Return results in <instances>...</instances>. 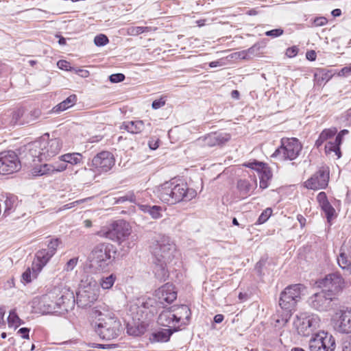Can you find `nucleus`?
<instances>
[{"instance_id": "de8ad7c7", "label": "nucleus", "mask_w": 351, "mask_h": 351, "mask_svg": "<svg viewBox=\"0 0 351 351\" xmlns=\"http://www.w3.org/2000/svg\"><path fill=\"white\" fill-rule=\"evenodd\" d=\"M272 213V210L270 208H266L261 215L259 216L257 220L258 224H262L267 221Z\"/></svg>"}, {"instance_id": "f03ea898", "label": "nucleus", "mask_w": 351, "mask_h": 351, "mask_svg": "<svg viewBox=\"0 0 351 351\" xmlns=\"http://www.w3.org/2000/svg\"><path fill=\"white\" fill-rule=\"evenodd\" d=\"M304 289L303 285L295 284L288 286L281 292L279 305L283 312L280 317L276 319V324L285 326L289 321L293 312L295 311L297 303L301 299Z\"/></svg>"}, {"instance_id": "680f3d73", "label": "nucleus", "mask_w": 351, "mask_h": 351, "mask_svg": "<svg viewBox=\"0 0 351 351\" xmlns=\"http://www.w3.org/2000/svg\"><path fill=\"white\" fill-rule=\"evenodd\" d=\"M328 22V20L325 17H319V18H316L315 20H314V25L315 26H322L325 24H326Z\"/></svg>"}, {"instance_id": "603ef678", "label": "nucleus", "mask_w": 351, "mask_h": 351, "mask_svg": "<svg viewBox=\"0 0 351 351\" xmlns=\"http://www.w3.org/2000/svg\"><path fill=\"white\" fill-rule=\"evenodd\" d=\"M109 80L112 83H118L125 80V75L123 73H114L109 76Z\"/></svg>"}, {"instance_id": "bb28decb", "label": "nucleus", "mask_w": 351, "mask_h": 351, "mask_svg": "<svg viewBox=\"0 0 351 351\" xmlns=\"http://www.w3.org/2000/svg\"><path fill=\"white\" fill-rule=\"evenodd\" d=\"M144 320L145 319L135 321L132 319L131 322H128L127 324V332L130 335L133 336H141L144 334L147 326V324Z\"/></svg>"}, {"instance_id": "dca6fc26", "label": "nucleus", "mask_w": 351, "mask_h": 351, "mask_svg": "<svg viewBox=\"0 0 351 351\" xmlns=\"http://www.w3.org/2000/svg\"><path fill=\"white\" fill-rule=\"evenodd\" d=\"M115 164L113 154L107 151L97 154L92 160V165L101 172L110 171Z\"/></svg>"}, {"instance_id": "a878e982", "label": "nucleus", "mask_w": 351, "mask_h": 351, "mask_svg": "<svg viewBox=\"0 0 351 351\" xmlns=\"http://www.w3.org/2000/svg\"><path fill=\"white\" fill-rule=\"evenodd\" d=\"M55 293H50L42 296L40 305L43 311L47 313L57 312V303H56Z\"/></svg>"}, {"instance_id": "f704fd0d", "label": "nucleus", "mask_w": 351, "mask_h": 351, "mask_svg": "<svg viewBox=\"0 0 351 351\" xmlns=\"http://www.w3.org/2000/svg\"><path fill=\"white\" fill-rule=\"evenodd\" d=\"M337 256V261L339 266L343 270H345L348 274L351 272V260L348 257V256L345 253L341 252Z\"/></svg>"}, {"instance_id": "cd10ccee", "label": "nucleus", "mask_w": 351, "mask_h": 351, "mask_svg": "<svg viewBox=\"0 0 351 351\" xmlns=\"http://www.w3.org/2000/svg\"><path fill=\"white\" fill-rule=\"evenodd\" d=\"M158 322L160 325L163 326L171 328L172 326L173 328H176L175 326L177 322H176L175 314L173 312L171 306L163 310L160 313Z\"/></svg>"}, {"instance_id": "f257e3e1", "label": "nucleus", "mask_w": 351, "mask_h": 351, "mask_svg": "<svg viewBox=\"0 0 351 351\" xmlns=\"http://www.w3.org/2000/svg\"><path fill=\"white\" fill-rule=\"evenodd\" d=\"M151 250L154 257L153 271L155 276L159 280L165 281L169 277L167 263L179 255L176 245L174 243H153Z\"/></svg>"}, {"instance_id": "7c9ffc66", "label": "nucleus", "mask_w": 351, "mask_h": 351, "mask_svg": "<svg viewBox=\"0 0 351 351\" xmlns=\"http://www.w3.org/2000/svg\"><path fill=\"white\" fill-rule=\"evenodd\" d=\"M138 206L141 211L148 213L153 219H158L162 217V208L159 206L138 204Z\"/></svg>"}, {"instance_id": "bf43d9fd", "label": "nucleus", "mask_w": 351, "mask_h": 351, "mask_svg": "<svg viewBox=\"0 0 351 351\" xmlns=\"http://www.w3.org/2000/svg\"><path fill=\"white\" fill-rule=\"evenodd\" d=\"M29 328L24 327L21 328L18 330V334L21 335V337L23 339H29Z\"/></svg>"}, {"instance_id": "39448f33", "label": "nucleus", "mask_w": 351, "mask_h": 351, "mask_svg": "<svg viewBox=\"0 0 351 351\" xmlns=\"http://www.w3.org/2000/svg\"><path fill=\"white\" fill-rule=\"evenodd\" d=\"M100 339L110 341L117 338L121 332V324L116 317L106 315L92 324Z\"/></svg>"}, {"instance_id": "6e6552de", "label": "nucleus", "mask_w": 351, "mask_h": 351, "mask_svg": "<svg viewBox=\"0 0 351 351\" xmlns=\"http://www.w3.org/2000/svg\"><path fill=\"white\" fill-rule=\"evenodd\" d=\"M131 234V226L123 219H119L108 227H104L97 234L112 241H121Z\"/></svg>"}, {"instance_id": "9d476101", "label": "nucleus", "mask_w": 351, "mask_h": 351, "mask_svg": "<svg viewBox=\"0 0 351 351\" xmlns=\"http://www.w3.org/2000/svg\"><path fill=\"white\" fill-rule=\"evenodd\" d=\"M317 288H324L320 292L315 293L309 298L311 306L319 311H326L329 307V288L328 275L315 283Z\"/></svg>"}, {"instance_id": "13d9d810", "label": "nucleus", "mask_w": 351, "mask_h": 351, "mask_svg": "<svg viewBox=\"0 0 351 351\" xmlns=\"http://www.w3.org/2000/svg\"><path fill=\"white\" fill-rule=\"evenodd\" d=\"M55 297H56L55 301H56V303H57V312H58V311H60L59 304H61L62 301H64V300L66 299V295H64L61 294L60 293L58 294L55 293Z\"/></svg>"}, {"instance_id": "5701e85b", "label": "nucleus", "mask_w": 351, "mask_h": 351, "mask_svg": "<svg viewBox=\"0 0 351 351\" xmlns=\"http://www.w3.org/2000/svg\"><path fill=\"white\" fill-rule=\"evenodd\" d=\"M175 314L176 322L180 324V326L187 325L191 319V312L187 305H179L171 306Z\"/></svg>"}, {"instance_id": "0eeeda50", "label": "nucleus", "mask_w": 351, "mask_h": 351, "mask_svg": "<svg viewBox=\"0 0 351 351\" xmlns=\"http://www.w3.org/2000/svg\"><path fill=\"white\" fill-rule=\"evenodd\" d=\"M99 295V287L95 280L83 282L80 285L77 292V304L79 307L86 308L90 306L97 300Z\"/></svg>"}, {"instance_id": "2eb2a0df", "label": "nucleus", "mask_w": 351, "mask_h": 351, "mask_svg": "<svg viewBox=\"0 0 351 351\" xmlns=\"http://www.w3.org/2000/svg\"><path fill=\"white\" fill-rule=\"evenodd\" d=\"M172 193L171 197L173 198L172 204L180 202L181 201H189L192 199L195 195V192L189 189L184 183H177V180H171Z\"/></svg>"}, {"instance_id": "9b49d317", "label": "nucleus", "mask_w": 351, "mask_h": 351, "mask_svg": "<svg viewBox=\"0 0 351 351\" xmlns=\"http://www.w3.org/2000/svg\"><path fill=\"white\" fill-rule=\"evenodd\" d=\"M318 322V317L315 315L300 313L294 319L293 326L299 335L308 337L316 328Z\"/></svg>"}, {"instance_id": "052dcab7", "label": "nucleus", "mask_w": 351, "mask_h": 351, "mask_svg": "<svg viewBox=\"0 0 351 351\" xmlns=\"http://www.w3.org/2000/svg\"><path fill=\"white\" fill-rule=\"evenodd\" d=\"M66 164L64 162L60 164L56 163L55 165H53V167L55 169L54 172H60L63 171L66 169Z\"/></svg>"}, {"instance_id": "a19ab883", "label": "nucleus", "mask_w": 351, "mask_h": 351, "mask_svg": "<svg viewBox=\"0 0 351 351\" xmlns=\"http://www.w3.org/2000/svg\"><path fill=\"white\" fill-rule=\"evenodd\" d=\"M116 279V276L112 274L108 276L102 277L99 284L103 289H110L114 284Z\"/></svg>"}, {"instance_id": "393cba45", "label": "nucleus", "mask_w": 351, "mask_h": 351, "mask_svg": "<svg viewBox=\"0 0 351 351\" xmlns=\"http://www.w3.org/2000/svg\"><path fill=\"white\" fill-rule=\"evenodd\" d=\"M178 330L179 327L161 329L152 332L149 337V340L152 343L167 342L173 333L177 332Z\"/></svg>"}, {"instance_id": "6e6d98bb", "label": "nucleus", "mask_w": 351, "mask_h": 351, "mask_svg": "<svg viewBox=\"0 0 351 351\" xmlns=\"http://www.w3.org/2000/svg\"><path fill=\"white\" fill-rule=\"evenodd\" d=\"M298 51L299 49L296 46H293L286 50L285 54L289 58H293L297 56Z\"/></svg>"}, {"instance_id": "0e129e2a", "label": "nucleus", "mask_w": 351, "mask_h": 351, "mask_svg": "<svg viewBox=\"0 0 351 351\" xmlns=\"http://www.w3.org/2000/svg\"><path fill=\"white\" fill-rule=\"evenodd\" d=\"M316 53L314 50L308 51L306 53V58L310 61H314L316 59Z\"/></svg>"}, {"instance_id": "ddd939ff", "label": "nucleus", "mask_w": 351, "mask_h": 351, "mask_svg": "<svg viewBox=\"0 0 351 351\" xmlns=\"http://www.w3.org/2000/svg\"><path fill=\"white\" fill-rule=\"evenodd\" d=\"M21 164L17 154L12 150L0 153V174L9 175L17 172Z\"/></svg>"}, {"instance_id": "e433bc0d", "label": "nucleus", "mask_w": 351, "mask_h": 351, "mask_svg": "<svg viewBox=\"0 0 351 351\" xmlns=\"http://www.w3.org/2000/svg\"><path fill=\"white\" fill-rule=\"evenodd\" d=\"M53 165L43 164L40 166L34 167L32 169V174L34 176H40L46 174H49L54 172Z\"/></svg>"}, {"instance_id": "aec40b11", "label": "nucleus", "mask_w": 351, "mask_h": 351, "mask_svg": "<svg viewBox=\"0 0 351 351\" xmlns=\"http://www.w3.org/2000/svg\"><path fill=\"white\" fill-rule=\"evenodd\" d=\"M327 335V332L324 330L316 333L309 341L310 351H328Z\"/></svg>"}, {"instance_id": "4be33fe9", "label": "nucleus", "mask_w": 351, "mask_h": 351, "mask_svg": "<svg viewBox=\"0 0 351 351\" xmlns=\"http://www.w3.org/2000/svg\"><path fill=\"white\" fill-rule=\"evenodd\" d=\"M230 139V135L226 132H215L208 134L204 137V145L208 147L221 146Z\"/></svg>"}, {"instance_id": "7ed1b4c3", "label": "nucleus", "mask_w": 351, "mask_h": 351, "mask_svg": "<svg viewBox=\"0 0 351 351\" xmlns=\"http://www.w3.org/2000/svg\"><path fill=\"white\" fill-rule=\"evenodd\" d=\"M117 247L111 243H102L97 245L89 255L90 267L95 271H100L107 269L112 258L116 255L123 256Z\"/></svg>"}, {"instance_id": "c9c22d12", "label": "nucleus", "mask_w": 351, "mask_h": 351, "mask_svg": "<svg viewBox=\"0 0 351 351\" xmlns=\"http://www.w3.org/2000/svg\"><path fill=\"white\" fill-rule=\"evenodd\" d=\"M41 271H37L36 268L34 267V264H32L31 267H28L22 274V282L23 283H29L31 282L34 279H36L39 273Z\"/></svg>"}, {"instance_id": "8fccbe9b", "label": "nucleus", "mask_w": 351, "mask_h": 351, "mask_svg": "<svg viewBox=\"0 0 351 351\" xmlns=\"http://www.w3.org/2000/svg\"><path fill=\"white\" fill-rule=\"evenodd\" d=\"M284 33V30L281 28L274 29L271 30L267 31L265 34L267 36H270L272 38H277L282 35Z\"/></svg>"}, {"instance_id": "423d86ee", "label": "nucleus", "mask_w": 351, "mask_h": 351, "mask_svg": "<svg viewBox=\"0 0 351 351\" xmlns=\"http://www.w3.org/2000/svg\"><path fill=\"white\" fill-rule=\"evenodd\" d=\"M156 301L154 298L141 297L130 302L128 315L135 321L145 319L153 313Z\"/></svg>"}, {"instance_id": "69168bd1", "label": "nucleus", "mask_w": 351, "mask_h": 351, "mask_svg": "<svg viewBox=\"0 0 351 351\" xmlns=\"http://www.w3.org/2000/svg\"><path fill=\"white\" fill-rule=\"evenodd\" d=\"M350 73H351V70L350 69V66H345L343 69H341V70L339 73V75L346 76V75H350Z\"/></svg>"}, {"instance_id": "473e14b6", "label": "nucleus", "mask_w": 351, "mask_h": 351, "mask_svg": "<svg viewBox=\"0 0 351 351\" xmlns=\"http://www.w3.org/2000/svg\"><path fill=\"white\" fill-rule=\"evenodd\" d=\"M329 144V129L324 130L319 134L318 139L315 141V146L321 150L324 146V149L326 155L328 154L327 145Z\"/></svg>"}, {"instance_id": "f3484780", "label": "nucleus", "mask_w": 351, "mask_h": 351, "mask_svg": "<svg viewBox=\"0 0 351 351\" xmlns=\"http://www.w3.org/2000/svg\"><path fill=\"white\" fill-rule=\"evenodd\" d=\"M245 166L258 172L260 179V187L261 189H264L268 187L269 181L272 178V172L267 164L254 161L248 162Z\"/></svg>"}, {"instance_id": "3c124183", "label": "nucleus", "mask_w": 351, "mask_h": 351, "mask_svg": "<svg viewBox=\"0 0 351 351\" xmlns=\"http://www.w3.org/2000/svg\"><path fill=\"white\" fill-rule=\"evenodd\" d=\"M78 262V258H71L65 265L64 270L66 271H72L75 267L77 265Z\"/></svg>"}, {"instance_id": "774afa93", "label": "nucleus", "mask_w": 351, "mask_h": 351, "mask_svg": "<svg viewBox=\"0 0 351 351\" xmlns=\"http://www.w3.org/2000/svg\"><path fill=\"white\" fill-rule=\"evenodd\" d=\"M223 315L221 314H217L214 317V322L215 323L219 324L223 320Z\"/></svg>"}, {"instance_id": "79ce46f5", "label": "nucleus", "mask_w": 351, "mask_h": 351, "mask_svg": "<svg viewBox=\"0 0 351 351\" xmlns=\"http://www.w3.org/2000/svg\"><path fill=\"white\" fill-rule=\"evenodd\" d=\"M5 213L9 214L13 210L17 204V197L14 195L7 196L5 201Z\"/></svg>"}, {"instance_id": "5fc2aeb1", "label": "nucleus", "mask_w": 351, "mask_h": 351, "mask_svg": "<svg viewBox=\"0 0 351 351\" xmlns=\"http://www.w3.org/2000/svg\"><path fill=\"white\" fill-rule=\"evenodd\" d=\"M342 351H351V335L343 339Z\"/></svg>"}, {"instance_id": "a18cd8bd", "label": "nucleus", "mask_w": 351, "mask_h": 351, "mask_svg": "<svg viewBox=\"0 0 351 351\" xmlns=\"http://www.w3.org/2000/svg\"><path fill=\"white\" fill-rule=\"evenodd\" d=\"M108 42V38L103 34L96 36L94 38V43L97 47L104 46L107 45Z\"/></svg>"}, {"instance_id": "6ab92c4d", "label": "nucleus", "mask_w": 351, "mask_h": 351, "mask_svg": "<svg viewBox=\"0 0 351 351\" xmlns=\"http://www.w3.org/2000/svg\"><path fill=\"white\" fill-rule=\"evenodd\" d=\"M121 128L133 134H145L148 135L152 132V124L149 121L136 119L124 121Z\"/></svg>"}, {"instance_id": "20e7f679", "label": "nucleus", "mask_w": 351, "mask_h": 351, "mask_svg": "<svg viewBox=\"0 0 351 351\" xmlns=\"http://www.w3.org/2000/svg\"><path fill=\"white\" fill-rule=\"evenodd\" d=\"M49 135L46 134L39 141L28 145L30 155L36 157L38 160H48L60 152L62 148V141L60 138L49 139Z\"/></svg>"}, {"instance_id": "4c0bfd02", "label": "nucleus", "mask_w": 351, "mask_h": 351, "mask_svg": "<svg viewBox=\"0 0 351 351\" xmlns=\"http://www.w3.org/2000/svg\"><path fill=\"white\" fill-rule=\"evenodd\" d=\"M60 160L64 162L71 165H77L82 161V155L79 153L74 152L71 154H66L60 157Z\"/></svg>"}, {"instance_id": "412c9836", "label": "nucleus", "mask_w": 351, "mask_h": 351, "mask_svg": "<svg viewBox=\"0 0 351 351\" xmlns=\"http://www.w3.org/2000/svg\"><path fill=\"white\" fill-rule=\"evenodd\" d=\"M156 295L160 303H171L177 298V291L173 285L166 283L156 291Z\"/></svg>"}, {"instance_id": "338daca9", "label": "nucleus", "mask_w": 351, "mask_h": 351, "mask_svg": "<svg viewBox=\"0 0 351 351\" xmlns=\"http://www.w3.org/2000/svg\"><path fill=\"white\" fill-rule=\"evenodd\" d=\"M112 346L113 345H112V344L95 343L93 347L97 348L107 349V348H111Z\"/></svg>"}, {"instance_id": "49530a36", "label": "nucleus", "mask_w": 351, "mask_h": 351, "mask_svg": "<svg viewBox=\"0 0 351 351\" xmlns=\"http://www.w3.org/2000/svg\"><path fill=\"white\" fill-rule=\"evenodd\" d=\"M8 321L9 324H21L23 322L19 317L17 314L16 313L14 310H12L10 312V315L8 317Z\"/></svg>"}, {"instance_id": "09e8293b", "label": "nucleus", "mask_w": 351, "mask_h": 351, "mask_svg": "<svg viewBox=\"0 0 351 351\" xmlns=\"http://www.w3.org/2000/svg\"><path fill=\"white\" fill-rule=\"evenodd\" d=\"M267 262V259L262 258L255 266V270L259 276L264 275L263 267H265Z\"/></svg>"}, {"instance_id": "4468645a", "label": "nucleus", "mask_w": 351, "mask_h": 351, "mask_svg": "<svg viewBox=\"0 0 351 351\" xmlns=\"http://www.w3.org/2000/svg\"><path fill=\"white\" fill-rule=\"evenodd\" d=\"M328 182L329 168L322 167L304 183V186L308 189L318 190L326 188Z\"/></svg>"}, {"instance_id": "c03bdc74", "label": "nucleus", "mask_w": 351, "mask_h": 351, "mask_svg": "<svg viewBox=\"0 0 351 351\" xmlns=\"http://www.w3.org/2000/svg\"><path fill=\"white\" fill-rule=\"evenodd\" d=\"M148 31V27L131 26L127 29V33L130 36H138Z\"/></svg>"}, {"instance_id": "f8f14e48", "label": "nucleus", "mask_w": 351, "mask_h": 351, "mask_svg": "<svg viewBox=\"0 0 351 351\" xmlns=\"http://www.w3.org/2000/svg\"><path fill=\"white\" fill-rule=\"evenodd\" d=\"M330 319L335 330L341 333L351 332V309L339 306L334 309V313Z\"/></svg>"}, {"instance_id": "2f4dec72", "label": "nucleus", "mask_w": 351, "mask_h": 351, "mask_svg": "<svg viewBox=\"0 0 351 351\" xmlns=\"http://www.w3.org/2000/svg\"><path fill=\"white\" fill-rule=\"evenodd\" d=\"M77 101V96L75 95H71L66 99L56 105L53 110L54 112L59 113L64 111L73 106Z\"/></svg>"}, {"instance_id": "864d4df0", "label": "nucleus", "mask_w": 351, "mask_h": 351, "mask_svg": "<svg viewBox=\"0 0 351 351\" xmlns=\"http://www.w3.org/2000/svg\"><path fill=\"white\" fill-rule=\"evenodd\" d=\"M57 66L59 69L65 71H71L73 68L71 66L70 62L64 60H60L58 62Z\"/></svg>"}, {"instance_id": "e2e57ef3", "label": "nucleus", "mask_w": 351, "mask_h": 351, "mask_svg": "<svg viewBox=\"0 0 351 351\" xmlns=\"http://www.w3.org/2000/svg\"><path fill=\"white\" fill-rule=\"evenodd\" d=\"M158 139L152 138L149 141L148 145L151 149L155 150L158 147Z\"/></svg>"}, {"instance_id": "ea45409f", "label": "nucleus", "mask_w": 351, "mask_h": 351, "mask_svg": "<svg viewBox=\"0 0 351 351\" xmlns=\"http://www.w3.org/2000/svg\"><path fill=\"white\" fill-rule=\"evenodd\" d=\"M252 186L247 180H239L237 182V189L243 196H247L252 190Z\"/></svg>"}, {"instance_id": "1a4fd4ad", "label": "nucleus", "mask_w": 351, "mask_h": 351, "mask_svg": "<svg viewBox=\"0 0 351 351\" xmlns=\"http://www.w3.org/2000/svg\"><path fill=\"white\" fill-rule=\"evenodd\" d=\"M301 149L302 145L298 139L282 138L280 147L276 149L271 157L278 158L282 160H293L298 156Z\"/></svg>"}, {"instance_id": "b1692460", "label": "nucleus", "mask_w": 351, "mask_h": 351, "mask_svg": "<svg viewBox=\"0 0 351 351\" xmlns=\"http://www.w3.org/2000/svg\"><path fill=\"white\" fill-rule=\"evenodd\" d=\"M157 197L163 202L167 204H173L171 197L172 188L171 180L165 182L161 185L158 186L154 191Z\"/></svg>"}, {"instance_id": "37998d69", "label": "nucleus", "mask_w": 351, "mask_h": 351, "mask_svg": "<svg viewBox=\"0 0 351 351\" xmlns=\"http://www.w3.org/2000/svg\"><path fill=\"white\" fill-rule=\"evenodd\" d=\"M128 201L130 202L136 203V197L132 191H129L123 196L114 198V204H123Z\"/></svg>"}, {"instance_id": "4d7b16f0", "label": "nucleus", "mask_w": 351, "mask_h": 351, "mask_svg": "<svg viewBox=\"0 0 351 351\" xmlns=\"http://www.w3.org/2000/svg\"><path fill=\"white\" fill-rule=\"evenodd\" d=\"M165 104V100L163 98L156 99L152 102V106L154 109H158Z\"/></svg>"}, {"instance_id": "58836bf2", "label": "nucleus", "mask_w": 351, "mask_h": 351, "mask_svg": "<svg viewBox=\"0 0 351 351\" xmlns=\"http://www.w3.org/2000/svg\"><path fill=\"white\" fill-rule=\"evenodd\" d=\"M75 305V298L73 294L66 295V299L64 300L61 304H59V309L60 311H69L72 309Z\"/></svg>"}, {"instance_id": "72a5a7b5", "label": "nucleus", "mask_w": 351, "mask_h": 351, "mask_svg": "<svg viewBox=\"0 0 351 351\" xmlns=\"http://www.w3.org/2000/svg\"><path fill=\"white\" fill-rule=\"evenodd\" d=\"M317 200L324 213V217L327 222L329 223V202L326 193L325 192L319 193L317 196Z\"/></svg>"}, {"instance_id": "c756f323", "label": "nucleus", "mask_w": 351, "mask_h": 351, "mask_svg": "<svg viewBox=\"0 0 351 351\" xmlns=\"http://www.w3.org/2000/svg\"><path fill=\"white\" fill-rule=\"evenodd\" d=\"M349 133L348 130H341L335 137V141L330 143V152H335L337 158H341V152L340 149V145L343 143V137Z\"/></svg>"}, {"instance_id": "c85d7f7f", "label": "nucleus", "mask_w": 351, "mask_h": 351, "mask_svg": "<svg viewBox=\"0 0 351 351\" xmlns=\"http://www.w3.org/2000/svg\"><path fill=\"white\" fill-rule=\"evenodd\" d=\"M346 287L344 279L337 274H330V295H337Z\"/></svg>"}, {"instance_id": "a211bd4d", "label": "nucleus", "mask_w": 351, "mask_h": 351, "mask_svg": "<svg viewBox=\"0 0 351 351\" xmlns=\"http://www.w3.org/2000/svg\"><path fill=\"white\" fill-rule=\"evenodd\" d=\"M58 243H49L47 248L38 251L32 263L37 271H42L43 268L47 265L50 258L54 255Z\"/></svg>"}]
</instances>
